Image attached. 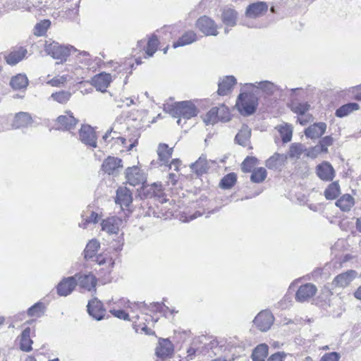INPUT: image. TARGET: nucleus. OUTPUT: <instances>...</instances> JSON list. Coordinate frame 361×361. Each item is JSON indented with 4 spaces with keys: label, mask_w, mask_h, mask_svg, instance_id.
I'll list each match as a JSON object with an SVG mask.
<instances>
[{
    "label": "nucleus",
    "mask_w": 361,
    "mask_h": 361,
    "mask_svg": "<svg viewBox=\"0 0 361 361\" xmlns=\"http://www.w3.org/2000/svg\"><path fill=\"white\" fill-rule=\"evenodd\" d=\"M169 112L173 117L178 118V126H183L186 120L195 116L197 114L195 106L189 101L176 103L170 107Z\"/></svg>",
    "instance_id": "obj_1"
},
{
    "label": "nucleus",
    "mask_w": 361,
    "mask_h": 361,
    "mask_svg": "<svg viewBox=\"0 0 361 361\" xmlns=\"http://www.w3.org/2000/svg\"><path fill=\"white\" fill-rule=\"evenodd\" d=\"M257 106V97L248 93L240 94L235 104L236 108L243 116H250L254 114Z\"/></svg>",
    "instance_id": "obj_2"
},
{
    "label": "nucleus",
    "mask_w": 361,
    "mask_h": 361,
    "mask_svg": "<svg viewBox=\"0 0 361 361\" xmlns=\"http://www.w3.org/2000/svg\"><path fill=\"white\" fill-rule=\"evenodd\" d=\"M44 50L47 54L56 59H65L70 54V49L56 42L46 41Z\"/></svg>",
    "instance_id": "obj_3"
},
{
    "label": "nucleus",
    "mask_w": 361,
    "mask_h": 361,
    "mask_svg": "<svg viewBox=\"0 0 361 361\" xmlns=\"http://www.w3.org/2000/svg\"><path fill=\"white\" fill-rule=\"evenodd\" d=\"M126 182L133 186L144 185L146 182V176L144 172L137 166H132L126 169L125 171Z\"/></svg>",
    "instance_id": "obj_4"
},
{
    "label": "nucleus",
    "mask_w": 361,
    "mask_h": 361,
    "mask_svg": "<svg viewBox=\"0 0 361 361\" xmlns=\"http://www.w3.org/2000/svg\"><path fill=\"white\" fill-rule=\"evenodd\" d=\"M274 322V317L269 311L259 312L254 319V324L262 331H266L270 329Z\"/></svg>",
    "instance_id": "obj_5"
},
{
    "label": "nucleus",
    "mask_w": 361,
    "mask_h": 361,
    "mask_svg": "<svg viewBox=\"0 0 361 361\" xmlns=\"http://www.w3.org/2000/svg\"><path fill=\"white\" fill-rule=\"evenodd\" d=\"M79 137L82 142L92 147H97V137L94 129L88 125L82 126Z\"/></svg>",
    "instance_id": "obj_6"
},
{
    "label": "nucleus",
    "mask_w": 361,
    "mask_h": 361,
    "mask_svg": "<svg viewBox=\"0 0 361 361\" xmlns=\"http://www.w3.org/2000/svg\"><path fill=\"white\" fill-rule=\"evenodd\" d=\"M197 26L206 35L216 36L218 34L217 26L214 21L207 16L200 18L197 22Z\"/></svg>",
    "instance_id": "obj_7"
},
{
    "label": "nucleus",
    "mask_w": 361,
    "mask_h": 361,
    "mask_svg": "<svg viewBox=\"0 0 361 361\" xmlns=\"http://www.w3.org/2000/svg\"><path fill=\"white\" fill-rule=\"evenodd\" d=\"M77 285L75 276L63 279L57 286V293L61 296H67L71 294Z\"/></svg>",
    "instance_id": "obj_8"
},
{
    "label": "nucleus",
    "mask_w": 361,
    "mask_h": 361,
    "mask_svg": "<svg viewBox=\"0 0 361 361\" xmlns=\"http://www.w3.org/2000/svg\"><path fill=\"white\" fill-rule=\"evenodd\" d=\"M122 220L116 216H111L103 220L101 223L102 230L109 234H116L122 225Z\"/></svg>",
    "instance_id": "obj_9"
},
{
    "label": "nucleus",
    "mask_w": 361,
    "mask_h": 361,
    "mask_svg": "<svg viewBox=\"0 0 361 361\" xmlns=\"http://www.w3.org/2000/svg\"><path fill=\"white\" fill-rule=\"evenodd\" d=\"M318 177L324 181H331L335 176V171L333 166L327 161L319 164L316 169Z\"/></svg>",
    "instance_id": "obj_10"
},
{
    "label": "nucleus",
    "mask_w": 361,
    "mask_h": 361,
    "mask_svg": "<svg viewBox=\"0 0 361 361\" xmlns=\"http://www.w3.org/2000/svg\"><path fill=\"white\" fill-rule=\"evenodd\" d=\"M268 10V5L266 2L258 1L248 6L245 15L250 18H256L264 15Z\"/></svg>",
    "instance_id": "obj_11"
},
{
    "label": "nucleus",
    "mask_w": 361,
    "mask_h": 361,
    "mask_svg": "<svg viewBox=\"0 0 361 361\" xmlns=\"http://www.w3.org/2000/svg\"><path fill=\"white\" fill-rule=\"evenodd\" d=\"M317 292V288L312 283L301 286L298 290L295 298L299 302H305L313 297Z\"/></svg>",
    "instance_id": "obj_12"
},
{
    "label": "nucleus",
    "mask_w": 361,
    "mask_h": 361,
    "mask_svg": "<svg viewBox=\"0 0 361 361\" xmlns=\"http://www.w3.org/2000/svg\"><path fill=\"white\" fill-rule=\"evenodd\" d=\"M90 315L97 320H101L105 314V310L102 307V303L97 298H94L88 302L87 306Z\"/></svg>",
    "instance_id": "obj_13"
},
{
    "label": "nucleus",
    "mask_w": 361,
    "mask_h": 361,
    "mask_svg": "<svg viewBox=\"0 0 361 361\" xmlns=\"http://www.w3.org/2000/svg\"><path fill=\"white\" fill-rule=\"evenodd\" d=\"M111 82V76L109 73H102L92 78V84L97 90L105 92Z\"/></svg>",
    "instance_id": "obj_14"
},
{
    "label": "nucleus",
    "mask_w": 361,
    "mask_h": 361,
    "mask_svg": "<svg viewBox=\"0 0 361 361\" xmlns=\"http://www.w3.org/2000/svg\"><path fill=\"white\" fill-rule=\"evenodd\" d=\"M326 129V124L323 122L314 123L305 130V135L310 139H317L323 135Z\"/></svg>",
    "instance_id": "obj_15"
},
{
    "label": "nucleus",
    "mask_w": 361,
    "mask_h": 361,
    "mask_svg": "<svg viewBox=\"0 0 361 361\" xmlns=\"http://www.w3.org/2000/svg\"><path fill=\"white\" fill-rule=\"evenodd\" d=\"M356 276L357 272L355 271H348L336 276L333 281V284L338 287H346L355 279Z\"/></svg>",
    "instance_id": "obj_16"
},
{
    "label": "nucleus",
    "mask_w": 361,
    "mask_h": 361,
    "mask_svg": "<svg viewBox=\"0 0 361 361\" xmlns=\"http://www.w3.org/2000/svg\"><path fill=\"white\" fill-rule=\"evenodd\" d=\"M133 201L132 193L127 188H119L116 191V202L123 207H128Z\"/></svg>",
    "instance_id": "obj_17"
},
{
    "label": "nucleus",
    "mask_w": 361,
    "mask_h": 361,
    "mask_svg": "<svg viewBox=\"0 0 361 361\" xmlns=\"http://www.w3.org/2000/svg\"><path fill=\"white\" fill-rule=\"evenodd\" d=\"M78 282L79 286L87 290H91L92 288L95 287L96 279L95 277L91 274H78L74 276Z\"/></svg>",
    "instance_id": "obj_18"
},
{
    "label": "nucleus",
    "mask_w": 361,
    "mask_h": 361,
    "mask_svg": "<svg viewBox=\"0 0 361 361\" xmlns=\"http://www.w3.org/2000/svg\"><path fill=\"white\" fill-rule=\"evenodd\" d=\"M173 352L172 343L168 339H162L159 342L156 348V355L159 357L164 358L171 355Z\"/></svg>",
    "instance_id": "obj_19"
},
{
    "label": "nucleus",
    "mask_w": 361,
    "mask_h": 361,
    "mask_svg": "<svg viewBox=\"0 0 361 361\" xmlns=\"http://www.w3.org/2000/svg\"><path fill=\"white\" fill-rule=\"evenodd\" d=\"M57 122L65 130H71L78 123V120L73 116L70 111H67L64 115H61L57 118Z\"/></svg>",
    "instance_id": "obj_20"
},
{
    "label": "nucleus",
    "mask_w": 361,
    "mask_h": 361,
    "mask_svg": "<svg viewBox=\"0 0 361 361\" xmlns=\"http://www.w3.org/2000/svg\"><path fill=\"white\" fill-rule=\"evenodd\" d=\"M287 156L283 154L275 153L266 161V166L270 169H279L285 165Z\"/></svg>",
    "instance_id": "obj_21"
},
{
    "label": "nucleus",
    "mask_w": 361,
    "mask_h": 361,
    "mask_svg": "<svg viewBox=\"0 0 361 361\" xmlns=\"http://www.w3.org/2000/svg\"><path fill=\"white\" fill-rule=\"evenodd\" d=\"M122 166V160L114 157H109L102 164L104 171L109 174L113 173L117 169Z\"/></svg>",
    "instance_id": "obj_22"
},
{
    "label": "nucleus",
    "mask_w": 361,
    "mask_h": 361,
    "mask_svg": "<svg viewBox=\"0 0 361 361\" xmlns=\"http://www.w3.org/2000/svg\"><path fill=\"white\" fill-rule=\"evenodd\" d=\"M235 83L236 80L233 76H226L219 82L218 94L226 95Z\"/></svg>",
    "instance_id": "obj_23"
},
{
    "label": "nucleus",
    "mask_w": 361,
    "mask_h": 361,
    "mask_svg": "<svg viewBox=\"0 0 361 361\" xmlns=\"http://www.w3.org/2000/svg\"><path fill=\"white\" fill-rule=\"evenodd\" d=\"M26 54L27 50L23 47H20L6 55L5 59L8 64L14 66L23 60Z\"/></svg>",
    "instance_id": "obj_24"
},
{
    "label": "nucleus",
    "mask_w": 361,
    "mask_h": 361,
    "mask_svg": "<svg viewBox=\"0 0 361 361\" xmlns=\"http://www.w3.org/2000/svg\"><path fill=\"white\" fill-rule=\"evenodd\" d=\"M82 220L79 223V226L83 228H87L89 224H97L101 218V216L87 209L84 214L82 215Z\"/></svg>",
    "instance_id": "obj_25"
},
{
    "label": "nucleus",
    "mask_w": 361,
    "mask_h": 361,
    "mask_svg": "<svg viewBox=\"0 0 361 361\" xmlns=\"http://www.w3.org/2000/svg\"><path fill=\"white\" fill-rule=\"evenodd\" d=\"M31 121L32 118L29 114L20 112L15 116L12 126L15 128L26 127L31 123Z\"/></svg>",
    "instance_id": "obj_26"
},
{
    "label": "nucleus",
    "mask_w": 361,
    "mask_h": 361,
    "mask_svg": "<svg viewBox=\"0 0 361 361\" xmlns=\"http://www.w3.org/2000/svg\"><path fill=\"white\" fill-rule=\"evenodd\" d=\"M173 153V148L169 147L166 144L161 143L159 145L157 149V154L159 156V160L165 165H167L169 163V159H171Z\"/></svg>",
    "instance_id": "obj_27"
},
{
    "label": "nucleus",
    "mask_w": 361,
    "mask_h": 361,
    "mask_svg": "<svg viewBox=\"0 0 361 361\" xmlns=\"http://www.w3.org/2000/svg\"><path fill=\"white\" fill-rule=\"evenodd\" d=\"M32 341L30 338V329L29 327L25 329L20 335V348L25 352L32 350Z\"/></svg>",
    "instance_id": "obj_28"
},
{
    "label": "nucleus",
    "mask_w": 361,
    "mask_h": 361,
    "mask_svg": "<svg viewBox=\"0 0 361 361\" xmlns=\"http://www.w3.org/2000/svg\"><path fill=\"white\" fill-rule=\"evenodd\" d=\"M144 194L147 197H161L163 194V189L161 184L153 183L151 185H145V183L142 185Z\"/></svg>",
    "instance_id": "obj_29"
},
{
    "label": "nucleus",
    "mask_w": 361,
    "mask_h": 361,
    "mask_svg": "<svg viewBox=\"0 0 361 361\" xmlns=\"http://www.w3.org/2000/svg\"><path fill=\"white\" fill-rule=\"evenodd\" d=\"M269 348L266 344L258 345L252 351V361H264L268 355Z\"/></svg>",
    "instance_id": "obj_30"
},
{
    "label": "nucleus",
    "mask_w": 361,
    "mask_h": 361,
    "mask_svg": "<svg viewBox=\"0 0 361 361\" xmlns=\"http://www.w3.org/2000/svg\"><path fill=\"white\" fill-rule=\"evenodd\" d=\"M10 85L14 90L24 89L28 85V79L24 74H18L11 78Z\"/></svg>",
    "instance_id": "obj_31"
},
{
    "label": "nucleus",
    "mask_w": 361,
    "mask_h": 361,
    "mask_svg": "<svg viewBox=\"0 0 361 361\" xmlns=\"http://www.w3.org/2000/svg\"><path fill=\"white\" fill-rule=\"evenodd\" d=\"M196 39V34L192 31H188L184 33L176 42H174L173 47L176 48L178 47L188 45L194 42Z\"/></svg>",
    "instance_id": "obj_32"
},
{
    "label": "nucleus",
    "mask_w": 361,
    "mask_h": 361,
    "mask_svg": "<svg viewBox=\"0 0 361 361\" xmlns=\"http://www.w3.org/2000/svg\"><path fill=\"white\" fill-rule=\"evenodd\" d=\"M103 140L106 142H109L114 140L115 143H121L123 147H126V140L124 137L118 136V133L114 130V127L108 130L103 136Z\"/></svg>",
    "instance_id": "obj_33"
},
{
    "label": "nucleus",
    "mask_w": 361,
    "mask_h": 361,
    "mask_svg": "<svg viewBox=\"0 0 361 361\" xmlns=\"http://www.w3.org/2000/svg\"><path fill=\"white\" fill-rule=\"evenodd\" d=\"M237 13L231 8H225L222 13V20L227 26H234L236 23Z\"/></svg>",
    "instance_id": "obj_34"
},
{
    "label": "nucleus",
    "mask_w": 361,
    "mask_h": 361,
    "mask_svg": "<svg viewBox=\"0 0 361 361\" xmlns=\"http://www.w3.org/2000/svg\"><path fill=\"white\" fill-rule=\"evenodd\" d=\"M190 167L197 175H202L208 170L209 164L206 157L202 156L196 162L192 164Z\"/></svg>",
    "instance_id": "obj_35"
},
{
    "label": "nucleus",
    "mask_w": 361,
    "mask_h": 361,
    "mask_svg": "<svg viewBox=\"0 0 361 361\" xmlns=\"http://www.w3.org/2000/svg\"><path fill=\"white\" fill-rule=\"evenodd\" d=\"M251 135V130L247 126H243L235 136L236 142L243 146H245Z\"/></svg>",
    "instance_id": "obj_36"
},
{
    "label": "nucleus",
    "mask_w": 361,
    "mask_h": 361,
    "mask_svg": "<svg viewBox=\"0 0 361 361\" xmlns=\"http://www.w3.org/2000/svg\"><path fill=\"white\" fill-rule=\"evenodd\" d=\"M336 206L338 207L341 210L347 212L354 204V200L350 195H344L336 203Z\"/></svg>",
    "instance_id": "obj_37"
},
{
    "label": "nucleus",
    "mask_w": 361,
    "mask_h": 361,
    "mask_svg": "<svg viewBox=\"0 0 361 361\" xmlns=\"http://www.w3.org/2000/svg\"><path fill=\"white\" fill-rule=\"evenodd\" d=\"M359 108L360 106L357 103H348L338 109L336 111V116L342 118L359 109Z\"/></svg>",
    "instance_id": "obj_38"
},
{
    "label": "nucleus",
    "mask_w": 361,
    "mask_h": 361,
    "mask_svg": "<svg viewBox=\"0 0 361 361\" xmlns=\"http://www.w3.org/2000/svg\"><path fill=\"white\" fill-rule=\"evenodd\" d=\"M99 247L100 244L97 240H91L87 243L85 249V257L86 259L92 258L95 255Z\"/></svg>",
    "instance_id": "obj_39"
},
{
    "label": "nucleus",
    "mask_w": 361,
    "mask_h": 361,
    "mask_svg": "<svg viewBox=\"0 0 361 361\" xmlns=\"http://www.w3.org/2000/svg\"><path fill=\"white\" fill-rule=\"evenodd\" d=\"M340 194V187L337 182L331 183L324 191V196L327 200H334Z\"/></svg>",
    "instance_id": "obj_40"
},
{
    "label": "nucleus",
    "mask_w": 361,
    "mask_h": 361,
    "mask_svg": "<svg viewBox=\"0 0 361 361\" xmlns=\"http://www.w3.org/2000/svg\"><path fill=\"white\" fill-rule=\"evenodd\" d=\"M236 182V175L234 173H228L221 180L219 185L223 189H230Z\"/></svg>",
    "instance_id": "obj_41"
},
{
    "label": "nucleus",
    "mask_w": 361,
    "mask_h": 361,
    "mask_svg": "<svg viewBox=\"0 0 361 361\" xmlns=\"http://www.w3.org/2000/svg\"><path fill=\"white\" fill-rule=\"evenodd\" d=\"M51 22L49 20H44L36 24L34 28V35L36 36H42L50 27Z\"/></svg>",
    "instance_id": "obj_42"
},
{
    "label": "nucleus",
    "mask_w": 361,
    "mask_h": 361,
    "mask_svg": "<svg viewBox=\"0 0 361 361\" xmlns=\"http://www.w3.org/2000/svg\"><path fill=\"white\" fill-rule=\"evenodd\" d=\"M305 150V149L302 144L293 143L290 147L288 155L290 158L298 159Z\"/></svg>",
    "instance_id": "obj_43"
},
{
    "label": "nucleus",
    "mask_w": 361,
    "mask_h": 361,
    "mask_svg": "<svg viewBox=\"0 0 361 361\" xmlns=\"http://www.w3.org/2000/svg\"><path fill=\"white\" fill-rule=\"evenodd\" d=\"M71 94L67 91H59L53 93L51 98L60 104H66L71 98Z\"/></svg>",
    "instance_id": "obj_44"
},
{
    "label": "nucleus",
    "mask_w": 361,
    "mask_h": 361,
    "mask_svg": "<svg viewBox=\"0 0 361 361\" xmlns=\"http://www.w3.org/2000/svg\"><path fill=\"white\" fill-rule=\"evenodd\" d=\"M203 121L206 125H214L218 121V109L214 107L204 116Z\"/></svg>",
    "instance_id": "obj_45"
},
{
    "label": "nucleus",
    "mask_w": 361,
    "mask_h": 361,
    "mask_svg": "<svg viewBox=\"0 0 361 361\" xmlns=\"http://www.w3.org/2000/svg\"><path fill=\"white\" fill-rule=\"evenodd\" d=\"M291 110L299 115H304L310 109L307 103L293 102L290 105Z\"/></svg>",
    "instance_id": "obj_46"
},
{
    "label": "nucleus",
    "mask_w": 361,
    "mask_h": 361,
    "mask_svg": "<svg viewBox=\"0 0 361 361\" xmlns=\"http://www.w3.org/2000/svg\"><path fill=\"white\" fill-rule=\"evenodd\" d=\"M266 177V169L264 168L260 167L252 172L250 179L254 183H261L264 180Z\"/></svg>",
    "instance_id": "obj_47"
},
{
    "label": "nucleus",
    "mask_w": 361,
    "mask_h": 361,
    "mask_svg": "<svg viewBox=\"0 0 361 361\" xmlns=\"http://www.w3.org/2000/svg\"><path fill=\"white\" fill-rule=\"evenodd\" d=\"M253 86L261 89L267 94L273 93L276 89L274 84L267 80L256 82Z\"/></svg>",
    "instance_id": "obj_48"
},
{
    "label": "nucleus",
    "mask_w": 361,
    "mask_h": 361,
    "mask_svg": "<svg viewBox=\"0 0 361 361\" xmlns=\"http://www.w3.org/2000/svg\"><path fill=\"white\" fill-rule=\"evenodd\" d=\"M159 41L157 36L153 35L148 41L146 54L148 56H152L156 52Z\"/></svg>",
    "instance_id": "obj_49"
},
{
    "label": "nucleus",
    "mask_w": 361,
    "mask_h": 361,
    "mask_svg": "<svg viewBox=\"0 0 361 361\" xmlns=\"http://www.w3.org/2000/svg\"><path fill=\"white\" fill-rule=\"evenodd\" d=\"M44 305L42 302H37L27 310V314L30 317H40L44 312Z\"/></svg>",
    "instance_id": "obj_50"
},
{
    "label": "nucleus",
    "mask_w": 361,
    "mask_h": 361,
    "mask_svg": "<svg viewBox=\"0 0 361 361\" xmlns=\"http://www.w3.org/2000/svg\"><path fill=\"white\" fill-rule=\"evenodd\" d=\"M257 159L253 157H247L242 163L241 169L243 172H250L257 164Z\"/></svg>",
    "instance_id": "obj_51"
},
{
    "label": "nucleus",
    "mask_w": 361,
    "mask_h": 361,
    "mask_svg": "<svg viewBox=\"0 0 361 361\" xmlns=\"http://www.w3.org/2000/svg\"><path fill=\"white\" fill-rule=\"evenodd\" d=\"M216 109H218L219 121L226 122L230 120V112L226 106L221 105L219 107H216Z\"/></svg>",
    "instance_id": "obj_52"
},
{
    "label": "nucleus",
    "mask_w": 361,
    "mask_h": 361,
    "mask_svg": "<svg viewBox=\"0 0 361 361\" xmlns=\"http://www.w3.org/2000/svg\"><path fill=\"white\" fill-rule=\"evenodd\" d=\"M279 133L283 142H288L290 141L293 131L290 126H281L279 129Z\"/></svg>",
    "instance_id": "obj_53"
},
{
    "label": "nucleus",
    "mask_w": 361,
    "mask_h": 361,
    "mask_svg": "<svg viewBox=\"0 0 361 361\" xmlns=\"http://www.w3.org/2000/svg\"><path fill=\"white\" fill-rule=\"evenodd\" d=\"M321 153H324V149L322 148V146H320L319 144L307 150V156L314 159Z\"/></svg>",
    "instance_id": "obj_54"
},
{
    "label": "nucleus",
    "mask_w": 361,
    "mask_h": 361,
    "mask_svg": "<svg viewBox=\"0 0 361 361\" xmlns=\"http://www.w3.org/2000/svg\"><path fill=\"white\" fill-rule=\"evenodd\" d=\"M67 76L61 75L55 77L47 82V84L54 86L59 87L61 85H63L67 81Z\"/></svg>",
    "instance_id": "obj_55"
},
{
    "label": "nucleus",
    "mask_w": 361,
    "mask_h": 361,
    "mask_svg": "<svg viewBox=\"0 0 361 361\" xmlns=\"http://www.w3.org/2000/svg\"><path fill=\"white\" fill-rule=\"evenodd\" d=\"M334 140L331 136H326L319 141V145L322 146V148L324 149V153H326L328 152V147L331 146Z\"/></svg>",
    "instance_id": "obj_56"
},
{
    "label": "nucleus",
    "mask_w": 361,
    "mask_h": 361,
    "mask_svg": "<svg viewBox=\"0 0 361 361\" xmlns=\"http://www.w3.org/2000/svg\"><path fill=\"white\" fill-rule=\"evenodd\" d=\"M340 355L338 353L333 352L324 355L320 361H338Z\"/></svg>",
    "instance_id": "obj_57"
},
{
    "label": "nucleus",
    "mask_w": 361,
    "mask_h": 361,
    "mask_svg": "<svg viewBox=\"0 0 361 361\" xmlns=\"http://www.w3.org/2000/svg\"><path fill=\"white\" fill-rule=\"evenodd\" d=\"M110 312L116 317H118L119 319H123L124 320H130V318H129V315L128 313H126L125 311L123 310H110Z\"/></svg>",
    "instance_id": "obj_58"
},
{
    "label": "nucleus",
    "mask_w": 361,
    "mask_h": 361,
    "mask_svg": "<svg viewBox=\"0 0 361 361\" xmlns=\"http://www.w3.org/2000/svg\"><path fill=\"white\" fill-rule=\"evenodd\" d=\"M286 356L284 353H276L270 356L267 361H283V358Z\"/></svg>",
    "instance_id": "obj_59"
},
{
    "label": "nucleus",
    "mask_w": 361,
    "mask_h": 361,
    "mask_svg": "<svg viewBox=\"0 0 361 361\" xmlns=\"http://www.w3.org/2000/svg\"><path fill=\"white\" fill-rule=\"evenodd\" d=\"M311 118V115L305 113L304 114V115H299L298 120L301 125L304 126L306 125L309 121H310Z\"/></svg>",
    "instance_id": "obj_60"
},
{
    "label": "nucleus",
    "mask_w": 361,
    "mask_h": 361,
    "mask_svg": "<svg viewBox=\"0 0 361 361\" xmlns=\"http://www.w3.org/2000/svg\"><path fill=\"white\" fill-rule=\"evenodd\" d=\"M181 165V161L178 159H175L171 161L169 164L170 169H173L174 171H178L179 170V167Z\"/></svg>",
    "instance_id": "obj_61"
},
{
    "label": "nucleus",
    "mask_w": 361,
    "mask_h": 361,
    "mask_svg": "<svg viewBox=\"0 0 361 361\" xmlns=\"http://www.w3.org/2000/svg\"><path fill=\"white\" fill-rule=\"evenodd\" d=\"M196 353V350L192 348V347H190L188 350H187V357L188 360H192L193 356L195 355Z\"/></svg>",
    "instance_id": "obj_62"
},
{
    "label": "nucleus",
    "mask_w": 361,
    "mask_h": 361,
    "mask_svg": "<svg viewBox=\"0 0 361 361\" xmlns=\"http://www.w3.org/2000/svg\"><path fill=\"white\" fill-rule=\"evenodd\" d=\"M169 181L174 185L177 182L176 176L174 173H169Z\"/></svg>",
    "instance_id": "obj_63"
},
{
    "label": "nucleus",
    "mask_w": 361,
    "mask_h": 361,
    "mask_svg": "<svg viewBox=\"0 0 361 361\" xmlns=\"http://www.w3.org/2000/svg\"><path fill=\"white\" fill-rule=\"evenodd\" d=\"M354 296L361 300V286H360L356 291L354 293Z\"/></svg>",
    "instance_id": "obj_64"
}]
</instances>
